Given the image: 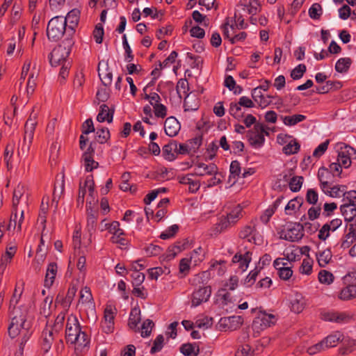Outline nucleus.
<instances>
[{
	"mask_svg": "<svg viewBox=\"0 0 356 356\" xmlns=\"http://www.w3.org/2000/svg\"><path fill=\"white\" fill-rule=\"evenodd\" d=\"M65 339L68 343L75 345L76 354H81L89 348L90 338L82 330L77 318L74 315L67 318Z\"/></svg>",
	"mask_w": 356,
	"mask_h": 356,
	"instance_id": "nucleus-1",
	"label": "nucleus"
},
{
	"mask_svg": "<svg viewBox=\"0 0 356 356\" xmlns=\"http://www.w3.org/2000/svg\"><path fill=\"white\" fill-rule=\"evenodd\" d=\"M11 322L8 326V334L10 337L15 338L22 334L19 349L23 350L24 346L29 340L31 333L29 331L30 325L26 320V311L20 307H15L12 312Z\"/></svg>",
	"mask_w": 356,
	"mask_h": 356,
	"instance_id": "nucleus-2",
	"label": "nucleus"
},
{
	"mask_svg": "<svg viewBox=\"0 0 356 356\" xmlns=\"http://www.w3.org/2000/svg\"><path fill=\"white\" fill-rule=\"evenodd\" d=\"M36 114L33 113L27 120L24 126V136L23 141H19L17 147V154L20 159H25L29 152L30 147L32 144L34 131L37 122L35 121Z\"/></svg>",
	"mask_w": 356,
	"mask_h": 356,
	"instance_id": "nucleus-3",
	"label": "nucleus"
},
{
	"mask_svg": "<svg viewBox=\"0 0 356 356\" xmlns=\"http://www.w3.org/2000/svg\"><path fill=\"white\" fill-rule=\"evenodd\" d=\"M74 44L73 38H67L63 39L62 42L56 47L49 56V62L51 66L57 67L60 65L67 63L68 58L72 47Z\"/></svg>",
	"mask_w": 356,
	"mask_h": 356,
	"instance_id": "nucleus-4",
	"label": "nucleus"
},
{
	"mask_svg": "<svg viewBox=\"0 0 356 356\" xmlns=\"http://www.w3.org/2000/svg\"><path fill=\"white\" fill-rule=\"evenodd\" d=\"M65 20L63 16H56L49 20L47 29L49 40L56 42L62 37L67 38V26Z\"/></svg>",
	"mask_w": 356,
	"mask_h": 356,
	"instance_id": "nucleus-5",
	"label": "nucleus"
},
{
	"mask_svg": "<svg viewBox=\"0 0 356 356\" xmlns=\"http://www.w3.org/2000/svg\"><path fill=\"white\" fill-rule=\"evenodd\" d=\"M337 148L338 151L337 161L343 168H348L351 165V160L356 159V149L343 143H338Z\"/></svg>",
	"mask_w": 356,
	"mask_h": 356,
	"instance_id": "nucleus-6",
	"label": "nucleus"
},
{
	"mask_svg": "<svg viewBox=\"0 0 356 356\" xmlns=\"http://www.w3.org/2000/svg\"><path fill=\"white\" fill-rule=\"evenodd\" d=\"M321 318L325 321L338 324L348 323L353 319V316L347 312L325 311L321 313Z\"/></svg>",
	"mask_w": 356,
	"mask_h": 356,
	"instance_id": "nucleus-7",
	"label": "nucleus"
},
{
	"mask_svg": "<svg viewBox=\"0 0 356 356\" xmlns=\"http://www.w3.org/2000/svg\"><path fill=\"white\" fill-rule=\"evenodd\" d=\"M239 236L256 245H260L263 241L261 234L257 231V225L254 222L243 227L239 233Z\"/></svg>",
	"mask_w": 356,
	"mask_h": 356,
	"instance_id": "nucleus-8",
	"label": "nucleus"
},
{
	"mask_svg": "<svg viewBox=\"0 0 356 356\" xmlns=\"http://www.w3.org/2000/svg\"><path fill=\"white\" fill-rule=\"evenodd\" d=\"M29 196V193L27 186L24 184L19 183L13 191L12 200L13 208H18L20 202L28 206Z\"/></svg>",
	"mask_w": 356,
	"mask_h": 356,
	"instance_id": "nucleus-9",
	"label": "nucleus"
},
{
	"mask_svg": "<svg viewBox=\"0 0 356 356\" xmlns=\"http://www.w3.org/2000/svg\"><path fill=\"white\" fill-rule=\"evenodd\" d=\"M242 323L243 319L239 316L222 317L219 320L217 327L220 331H232L238 328Z\"/></svg>",
	"mask_w": 356,
	"mask_h": 356,
	"instance_id": "nucleus-10",
	"label": "nucleus"
},
{
	"mask_svg": "<svg viewBox=\"0 0 356 356\" xmlns=\"http://www.w3.org/2000/svg\"><path fill=\"white\" fill-rule=\"evenodd\" d=\"M264 133V129L260 124H255L253 129L248 131V138L252 147L257 149L263 146L265 142Z\"/></svg>",
	"mask_w": 356,
	"mask_h": 356,
	"instance_id": "nucleus-11",
	"label": "nucleus"
},
{
	"mask_svg": "<svg viewBox=\"0 0 356 356\" xmlns=\"http://www.w3.org/2000/svg\"><path fill=\"white\" fill-rule=\"evenodd\" d=\"M211 294L209 286H200L199 289L194 291L191 298V306L197 307L202 302H207Z\"/></svg>",
	"mask_w": 356,
	"mask_h": 356,
	"instance_id": "nucleus-12",
	"label": "nucleus"
},
{
	"mask_svg": "<svg viewBox=\"0 0 356 356\" xmlns=\"http://www.w3.org/2000/svg\"><path fill=\"white\" fill-rule=\"evenodd\" d=\"M283 238L289 241H297L304 236L303 226L300 223H291L283 233Z\"/></svg>",
	"mask_w": 356,
	"mask_h": 356,
	"instance_id": "nucleus-13",
	"label": "nucleus"
},
{
	"mask_svg": "<svg viewBox=\"0 0 356 356\" xmlns=\"http://www.w3.org/2000/svg\"><path fill=\"white\" fill-rule=\"evenodd\" d=\"M65 23L67 24V37L73 38L75 33V28L76 27L79 20V11L73 9L70 11L67 16L64 17Z\"/></svg>",
	"mask_w": 356,
	"mask_h": 356,
	"instance_id": "nucleus-14",
	"label": "nucleus"
},
{
	"mask_svg": "<svg viewBox=\"0 0 356 356\" xmlns=\"http://www.w3.org/2000/svg\"><path fill=\"white\" fill-rule=\"evenodd\" d=\"M277 320V318L274 314H268L266 312H261L254 320L253 325L254 327H259L261 330H264L275 325Z\"/></svg>",
	"mask_w": 356,
	"mask_h": 356,
	"instance_id": "nucleus-15",
	"label": "nucleus"
},
{
	"mask_svg": "<svg viewBox=\"0 0 356 356\" xmlns=\"http://www.w3.org/2000/svg\"><path fill=\"white\" fill-rule=\"evenodd\" d=\"M341 224L342 220L340 218H334L324 224L318 231V238L321 241H325L330 236V232L337 230Z\"/></svg>",
	"mask_w": 356,
	"mask_h": 356,
	"instance_id": "nucleus-16",
	"label": "nucleus"
},
{
	"mask_svg": "<svg viewBox=\"0 0 356 356\" xmlns=\"http://www.w3.org/2000/svg\"><path fill=\"white\" fill-rule=\"evenodd\" d=\"M218 173V167L213 164L210 163L209 165L198 162L194 165V173L193 175L203 177L204 175H215Z\"/></svg>",
	"mask_w": 356,
	"mask_h": 356,
	"instance_id": "nucleus-17",
	"label": "nucleus"
},
{
	"mask_svg": "<svg viewBox=\"0 0 356 356\" xmlns=\"http://www.w3.org/2000/svg\"><path fill=\"white\" fill-rule=\"evenodd\" d=\"M334 177V175H332L328 168L324 167L320 168L318 171V178L320 181L321 189L324 190L330 185H332Z\"/></svg>",
	"mask_w": 356,
	"mask_h": 356,
	"instance_id": "nucleus-18",
	"label": "nucleus"
},
{
	"mask_svg": "<svg viewBox=\"0 0 356 356\" xmlns=\"http://www.w3.org/2000/svg\"><path fill=\"white\" fill-rule=\"evenodd\" d=\"M181 126L179 121L175 117L168 118L164 123V130L170 137L177 136L180 130Z\"/></svg>",
	"mask_w": 356,
	"mask_h": 356,
	"instance_id": "nucleus-19",
	"label": "nucleus"
},
{
	"mask_svg": "<svg viewBox=\"0 0 356 356\" xmlns=\"http://www.w3.org/2000/svg\"><path fill=\"white\" fill-rule=\"evenodd\" d=\"M237 6L241 7L243 10H247L250 15H256L261 10V5L258 0H241Z\"/></svg>",
	"mask_w": 356,
	"mask_h": 356,
	"instance_id": "nucleus-20",
	"label": "nucleus"
},
{
	"mask_svg": "<svg viewBox=\"0 0 356 356\" xmlns=\"http://www.w3.org/2000/svg\"><path fill=\"white\" fill-rule=\"evenodd\" d=\"M58 333L49 328L45 329L42 332V349L46 353L51 348V344Z\"/></svg>",
	"mask_w": 356,
	"mask_h": 356,
	"instance_id": "nucleus-21",
	"label": "nucleus"
},
{
	"mask_svg": "<svg viewBox=\"0 0 356 356\" xmlns=\"http://www.w3.org/2000/svg\"><path fill=\"white\" fill-rule=\"evenodd\" d=\"M227 25H229L228 22H225L222 26L221 29L222 30L223 36L225 38H227L232 44H234L239 41H243L245 39L247 34L245 32H241L238 34H234L232 36V33H229V30L227 27Z\"/></svg>",
	"mask_w": 356,
	"mask_h": 356,
	"instance_id": "nucleus-22",
	"label": "nucleus"
},
{
	"mask_svg": "<svg viewBox=\"0 0 356 356\" xmlns=\"http://www.w3.org/2000/svg\"><path fill=\"white\" fill-rule=\"evenodd\" d=\"M347 187L345 185H330L322 191L327 195L333 198H339L346 194Z\"/></svg>",
	"mask_w": 356,
	"mask_h": 356,
	"instance_id": "nucleus-23",
	"label": "nucleus"
},
{
	"mask_svg": "<svg viewBox=\"0 0 356 356\" xmlns=\"http://www.w3.org/2000/svg\"><path fill=\"white\" fill-rule=\"evenodd\" d=\"M114 111L109 108V107L102 104L99 106V112L97 116V120L99 122H104L105 121L108 123L113 121Z\"/></svg>",
	"mask_w": 356,
	"mask_h": 356,
	"instance_id": "nucleus-24",
	"label": "nucleus"
},
{
	"mask_svg": "<svg viewBox=\"0 0 356 356\" xmlns=\"http://www.w3.org/2000/svg\"><path fill=\"white\" fill-rule=\"evenodd\" d=\"M178 143L175 140H171L169 143L163 147V156L165 160L174 161L177 157L176 149Z\"/></svg>",
	"mask_w": 356,
	"mask_h": 356,
	"instance_id": "nucleus-25",
	"label": "nucleus"
},
{
	"mask_svg": "<svg viewBox=\"0 0 356 356\" xmlns=\"http://www.w3.org/2000/svg\"><path fill=\"white\" fill-rule=\"evenodd\" d=\"M58 271V266L55 262L49 264L44 279V285L47 288H50L54 282Z\"/></svg>",
	"mask_w": 356,
	"mask_h": 356,
	"instance_id": "nucleus-26",
	"label": "nucleus"
},
{
	"mask_svg": "<svg viewBox=\"0 0 356 356\" xmlns=\"http://www.w3.org/2000/svg\"><path fill=\"white\" fill-rule=\"evenodd\" d=\"M343 335L339 331H335L324 338L322 341L326 349L335 347L339 341H343Z\"/></svg>",
	"mask_w": 356,
	"mask_h": 356,
	"instance_id": "nucleus-27",
	"label": "nucleus"
},
{
	"mask_svg": "<svg viewBox=\"0 0 356 356\" xmlns=\"http://www.w3.org/2000/svg\"><path fill=\"white\" fill-rule=\"evenodd\" d=\"M305 305V299L300 293H295L291 299V310L295 313L301 312L304 309Z\"/></svg>",
	"mask_w": 356,
	"mask_h": 356,
	"instance_id": "nucleus-28",
	"label": "nucleus"
},
{
	"mask_svg": "<svg viewBox=\"0 0 356 356\" xmlns=\"http://www.w3.org/2000/svg\"><path fill=\"white\" fill-rule=\"evenodd\" d=\"M316 257L319 266L325 267L331 261L332 254L330 249H325L316 252Z\"/></svg>",
	"mask_w": 356,
	"mask_h": 356,
	"instance_id": "nucleus-29",
	"label": "nucleus"
},
{
	"mask_svg": "<svg viewBox=\"0 0 356 356\" xmlns=\"http://www.w3.org/2000/svg\"><path fill=\"white\" fill-rule=\"evenodd\" d=\"M141 321L140 310L138 307H134L131 309L129 318V326L132 330H136Z\"/></svg>",
	"mask_w": 356,
	"mask_h": 356,
	"instance_id": "nucleus-30",
	"label": "nucleus"
},
{
	"mask_svg": "<svg viewBox=\"0 0 356 356\" xmlns=\"http://www.w3.org/2000/svg\"><path fill=\"white\" fill-rule=\"evenodd\" d=\"M355 297H356V284H350L343 288L339 295V298L343 300H348Z\"/></svg>",
	"mask_w": 356,
	"mask_h": 356,
	"instance_id": "nucleus-31",
	"label": "nucleus"
},
{
	"mask_svg": "<svg viewBox=\"0 0 356 356\" xmlns=\"http://www.w3.org/2000/svg\"><path fill=\"white\" fill-rule=\"evenodd\" d=\"M281 118L286 126L292 127L304 121L306 119V116L302 114H296L293 115L282 116Z\"/></svg>",
	"mask_w": 356,
	"mask_h": 356,
	"instance_id": "nucleus-32",
	"label": "nucleus"
},
{
	"mask_svg": "<svg viewBox=\"0 0 356 356\" xmlns=\"http://www.w3.org/2000/svg\"><path fill=\"white\" fill-rule=\"evenodd\" d=\"M302 204L301 198H294L290 200L285 207V213L286 215H292L300 209Z\"/></svg>",
	"mask_w": 356,
	"mask_h": 356,
	"instance_id": "nucleus-33",
	"label": "nucleus"
},
{
	"mask_svg": "<svg viewBox=\"0 0 356 356\" xmlns=\"http://www.w3.org/2000/svg\"><path fill=\"white\" fill-rule=\"evenodd\" d=\"M229 181L233 179V182L235 183L236 181L241 177V167L240 163L235 160L232 161L229 167Z\"/></svg>",
	"mask_w": 356,
	"mask_h": 356,
	"instance_id": "nucleus-34",
	"label": "nucleus"
},
{
	"mask_svg": "<svg viewBox=\"0 0 356 356\" xmlns=\"http://www.w3.org/2000/svg\"><path fill=\"white\" fill-rule=\"evenodd\" d=\"M340 210L345 220H351L356 216V206L343 203L340 207Z\"/></svg>",
	"mask_w": 356,
	"mask_h": 356,
	"instance_id": "nucleus-35",
	"label": "nucleus"
},
{
	"mask_svg": "<svg viewBox=\"0 0 356 356\" xmlns=\"http://www.w3.org/2000/svg\"><path fill=\"white\" fill-rule=\"evenodd\" d=\"M189 90L188 82L186 79H181L178 81L176 86V90L179 97L181 99L183 96L188 98L189 94L188 93Z\"/></svg>",
	"mask_w": 356,
	"mask_h": 356,
	"instance_id": "nucleus-36",
	"label": "nucleus"
},
{
	"mask_svg": "<svg viewBox=\"0 0 356 356\" xmlns=\"http://www.w3.org/2000/svg\"><path fill=\"white\" fill-rule=\"evenodd\" d=\"M188 260L193 266L198 265L204 258V252L201 247L195 249L190 254Z\"/></svg>",
	"mask_w": 356,
	"mask_h": 356,
	"instance_id": "nucleus-37",
	"label": "nucleus"
},
{
	"mask_svg": "<svg viewBox=\"0 0 356 356\" xmlns=\"http://www.w3.org/2000/svg\"><path fill=\"white\" fill-rule=\"evenodd\" d=\"M110 138V132L107 128L97 127L95 132V140L100 143H105Z\"/></svg>",
	"mask_w": 356,
	"mask_h": 356,
	"instance_id": "nucleus-38",
	"label": "nucleus"
},
{
	"mask_svg": "<svg viewBox=\"0 0 356 356\" xmlns=\"http://www.w3.org/2000/svg\"><path fill=\"white\" fill-rule=\"evenodd\" d=\"M352 63V60L350 58H341L335 64V70L337 72L340 73L346 72Z\"/></svg>",
	"mask_w": 356,
	"mask_h": 356,
	"instance_id": "nucleus-39",
	"label": "nucleus"
},
{
	"mask_svg": "<svg viewBox=\"0 0 356 356\" xmlns=\"http://www.w3.org/2000/svg\"><path fill=\"white\" fill-rule=\"evenodd\" d=\"M180 352L185 356H197L200 349L197 346L191 343H185L180 347Z\"/></svg>",
	"mask_w": 356,
	"mask_h": 356,
	"instance_id": "nucleus-40",
	"label": "nucleus"
},
{
	"mask_svg": "<svg viewBox=\"0 0 356 356\" xmlns=\"http://www.w3.org/2000/svg\"><path fill=\"white\" fill-rule=\"evenodd\" d=\"M170 273L168 267H154L148 270V275L149 279L157 280L158 278L163 274L168 275Z\"/></svg>",
	"mask_w": 356,
	"mask_h": 356,
	"instance_id": "nucleus-41",
	"label": "nucleus"
},
{
	"mask_svg": "<svg viewBox=\"0 0 356 356\" xmlns=\"http://www.w3.org/2000/svg\"><path fill=\"white\" fill-rule=\"evenodd\" d=\"M300 145L296 140L291 141L283 147L282 152L286 155H291L297 153L300 149Z\"/></svg>",
	"mask_w": 356,
	"mask_h": 356,
	"instance_id": "nucleus-42",
	"label": "nucleus"
},
{
	"mask_svg": "<svg viewBox=\"0 0 356 356\" xmlns=\"http://www.w3.org/2000/svg\"><path fill=\"white\" fill-rule=\"evenodd\" d=\"M81 232L80 229H76L74 231L72 236V243L74 250V254H80L81 249Z\"/></svg>",
	"mask_w": 356,
	"mask_h": 356,
	"instance_id": "nucleus-43",
	"label": "nucleus"
},
{
	"mask_svg": "<svg viewBox=\"0 0 356 356\" xmlns=\"http://www.w3.org/2000/svg\"><path fill=\"white\" fill-rule=\"evenodd\" d=\"M341 342L343 343V347L340 348V353L342 355H346L355 350V347L356 346V341L355 340L343 338Z\"/></svg>",
	"mask_w": 356,
	"mask_h": 356,
	"instance_id": "nucleus-44",
	"label": "nucleus"
},
{
	"mask_svg": "<svg viewBox=\"0 0 356 356\" xmlns=\"http://www.w3.org/2000/svg\"><path fill=\"white\" fill-rule=\"evenodd\" d=\"M356 240V235L351 232H348L341 242L337 244L340 248L346 249L350 246Z\"/></svg>",
	"mask_w": 356,
	"mask_h": 356,
	"instance_id": "nucleus-45",
	"label": "nucleus"
},
{
	"mask_svg": "<svg viewBox=\"0 0 356 356\" xmlns=\"http://www.w3.org/2000/svg\"><path fill=\"white\" fill-rule=\"evenodd\" d=\"M242 207L238 204L226 216V218L234 225L241 216Z\"/></svg>",
	"mask_w": 356,
	"mask_h": 356,
	"instance_id": "nucleus-46",
	"label": "nucleus"
},
{
	"mask_svg": "<svg viewBox=\"0 0 356 356\" xmlns=\"http://www.w3.org/2000/svg\"><path fill=\"white\" fill-rule=\"evenodd\" d=\"M303 177L302 176H293L289 181V188L293 192L299 191L302 187Z\"/></svg>",
	"mask_w": 356,
	"mask_h": 356,
	"instance_id": "nucleus-47",
	"label": "nucleus"
},
{
	"mask_svg": "<svg viewBox=\"0 0 356 356\" xmlns=\"http://www.w3.org/2000/svg\"><path fill=\"white\" fill-rule=\"evenodd\" d=\"M79 302L82 304H92V296L90 288L86 286L80 292Z\"/></svg>",
	"mask_w": 356,
	"mask_h": 356,
	"instance_id": "nucleus-48",
	"label": "nucleus"
},
{
	"mask_svg": "<svg viewBox=\"0 0 356 356\" xmlns=\"http://www.w3.org/2000/svg\"><path fill=\"white\" fill-rule=\"evenodd\" d=\"M308 13L310 18L319 19L323 14L322 6L318 3H313L309 8Z\"/></svg>",
	"mask_w": 356,
	"mask_h": 356,
	"instance_id": "nucleus-49",
	"label": "nucleus"
},
{
	"mask_svg": "<svg viewBox=\"0 0 356 356\" xmlns=\"http://www.w3.org/2000/svg\"><path fill=\"white\" fill-rule=\"evenodd\" d=\"M334 278L333 274L325 270H321L318 273V280L321 284H330Z\"/></svg>",
	"mask_w": 356,
	"mask_h": 356,
	"instance_id": "nucleus-50",
	"label": "nucleus"
},
{
	"mask_svg": "<svg viewBox=\"0 0 356 356\" xmlns=\"http://www.w3.org/2000/svg\"><path fill=\"white\" fill-rule=\"evenodd\" d=\"M122 46L125 52L124 60L126 62L130 63L134 60V55L132 54L131 47L127 42V35L125 34L122 36Z\"/></svg>",
	"mask_w": 356,
	"mask_h": 356,
	"instance_id": "nucleus-51",
	"label": "nucleus"
},
{
	"mask_svg": "<svg viewBox=\"0 0 356 356\" xmlns=\"http://www.w3.org/2000/svg\"><path fill=\"white\" fill-rule=\"evenodd\" d=\"M233 225H232V223H231L226 217H222L219 222L216 225L214 231L216 233H220Z\"/></svg>",
	"mask_w": 356,
	"mask_h": 356,
	"instance_id": "nucleus-52",
	"label": "nucleus"
},
{
	"mask_svg": "<svg viewBox=\"0 0 356 356\" xmlns=\"http://www.w3.org/2000/svg\"><path fill=\"white\" fill-rule=\"evenodd\" d=\"M209 280V273L207 271H204L195 275L193 279V283L196 285L202 284V286H205Z\"/></svg>",
	"mask_w": 356,
	"mask_h": 356,
	"instance_id": "nucleus-53",
	"label": "nucleus"
},
{
	"mask_svg": "<svg viewBox=\"0 0 356 356\" xmlns=\"http://www.w3.org/2000/svg\"><path fill=\"white\" fill-rule=\"evenodd\" d=\"M178 230L179 226L177 225H172L161 234L160 238L163 240L169 239L173 237Z\"/></svg>",
	"mask_w": 356,
	"mask_h": 356,
	"instance_id": "nucleus-54",
	"label": "nucleus"
},
{
	"mask_svg": "<svg viewBox=\"0 0 356 356\" xmlns=\"http://www.w3.org/2000/svg\"><path fill=\"white\" fill-rule=\"evenodd\" d=\"M105 226L113 235L122 236L124 234V231L120 228V223L118 221H113L111 224H106Z\"/></svg>",
	"mask_w": 356,
	"mask_h": 356,
	"instance_id": "nucleus-55",
	"label": "nucleus"
},
{
	"mask_svg": "<svg viewBox=\"0 0 356 356\" xmlns=\"http://www.w3.org/2000/svg\"><path fill=\"white\" fill-rule=\"evenodd\" d=\"M44 197L42 199V204L40 206V213L38 216V220H40L41 223L44 225L46 222V215L49 209L48 200L49 198L47 197V202H44Z\"/></svg>",
	"mask_w": 356,
	"mask_h": 356,
	"instance_id": "nucleus-56",
	"label": "nucleus"
},
{
	"mask_svg": "<svg viewBox=\"0 0 356 356\" xmlns=\"http://www.w3.org/2000/svg\"><path fill=\"white\" fill-rule=\"evenodd\" d=\"M312 264L313 261L310 258L304 259L300 267V272L302 274L309 275L312 271Z\"/></svg>",
	"mask_w": 356,
	"mask_h": 356,
	"instance_id": "nucleus-57",
	"label": "nucleus"
},
{
	"mask_svg": "<svg viewBox=\"0 0 356 356\" xmlns=\"http://www.w3.org/2000/svg\"><path fill=\"white\" fill-rule=\"evenodd\" d=\"M306 72V66L304 64H299L291 72V77L293 80H298L302 77Z\"/></svg>",
	"mask_w": 356,
	"mask_h": 356,
	"instance_id": "nucleus-58",
	"label": "nucleus"
},
{
	"mask_svg": "<svg viewBox=\"0 0 356 356\" xmlns=\"http://www.w3.org/2000/svg\"><path fill=\"white\" fill-rule=\"evenodd\" d=\"M163 336L161 334L158 335L154 341L153 346L150 350V353L154 354L157 352H159L163 346Z\"/></svg>",
	"mask_w": 356,
	"mask_h": 356,
	"instance_id": "nucleus-59",
	"label": "nucleus"
},
{
	"mask_svg": "<svg viewBox=\"0 0 356 356\" xmlns=\"http://www.w3.org/2000/svg\"><path fill=\"white\" fill-rule=\"evenodd\" d=\"M83 165L87 172H91L96 169L99 163L93 159V157H82Z\"/></svg>",
	"mask_w": 356,
	"mask_h": 356,
	"instance_id": "nucleus-60",
	"label": "nucleus"
},
{
	"mask_svg": "<svg viewBox=\"0 0 356 356\" xmlns=\"http://www.w3.org/2000/svg\"><path fill=\"white\" fill-rule=\"evenodd\" d=\"M154 325V323L152 321L149 319H147L145 321L141 327V336L143 337H146L150 335L152 327Z\"/></svg>",
	"mask_w": 356,
	"mask_h": 356,
	"instance_id": "nucleus-61",
	"label": "nucleus"
},
{
	"mask_svg": "<svg viewBox=\"0 0 356 356\" xmlns=\"http://www.w3.org/2000/svg\"><path fill=\"white\" fill-rule=\"evenodd\" d=\"M212 323L211 318L204 317L195 321V327L200 329H208L212 325Z\"/></svg>",
	"mask_w": 356,
	"mask_h": 356,
	"instance_id": "nucleus-62",
	"label": "nucleus"
},
{
	"mask_svg": "<svg viewBox=\"0 0 356 356\" xmlns=\"http://www.w3.org/2000/svg\"><path fill=\"white\" fill-rule=\"evenodd\" d=\"M65 321V314H59L57 317L55 319V322L52 327H51L49 329L51 330H54L55 332L58 333L60 332V330L62 329L63 323Z\"/></svg>",
	"mask_w": 356,
	"mask_h": 356,
	"instance_id": "nucleus-63",
	"label": "nucleus"
},
{
	"mask_svg": "<svg viewBox=\"0 0 356 356\" xmlns=\"http://www.w3.org/2000/svg\"><path fill=\"white\" fill-rule=\"evenodd\" d=\"M344 203L347 204L356 206V191H346V194L343 195Z\"/></svg>",
	"mask_w": 356,
	"mask_h": 356,
	"instance_id": "nucleus-64",
	"label": "nucleus"
}]
</instances>
